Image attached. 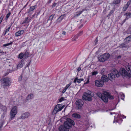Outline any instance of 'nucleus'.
I'll list each match as a JSON object with an SVG mask.
<instances>
[{"instance_id":"f257e3e1","label":"nucleus","mask_w":131,"mask_h":131,"mask_svg":"<svg viewBox=\"0 0 131 131\" xmlns=\"http://www.w3.org/2000/svg\"><path fill=\"white\" fill-rule=\"evenodd\" d=\"M66 117V116H65L63 117L66 120L64 122L63 125H61L60 126V129L61 131H69V129L72 127V126L74 125L75 124L73 121L69 118H65Z\"/></svg>"},{"instance_id":"f03ea898","label":"nucleus","mask_w":131,"mask_h":131,"mask_svg":"<svg viewBox=\"0 0 131 131\" xmlns=\"http://www.w3.org/2000/svg\"><path fill=\"white\" fill-rule=\"evenodd\" d=\"M94 96L93 93L90 91H88L86 92H85L82 96L83 100L89 101H92V98Z\"/></svg>"},{"instance_id":"7ed1b4c3","label":"nucleus","mask_w":131,"mask_h":131,"mask_svg":"<svg viewBox=\"0 0 131 131\" xmlns=\"http://www.w3.org/2000/svg\"><path fill=\"white\" fill-rule=\"evenodd\" d=\"M97 95L100 98H101L102 100L105 102H107L108 101V97L109 95V93L106 91H104L103 92V94L100 92H98Z\"/></svg>"},{"instance_id":"20e7f679","label":"nucleus","mask_w":131,"mask_h":131,"mask_svg":"<svg viewBox=\"0 0 131 131\" xmlns=\"http://www.w3.org/2000/svg\"><path fill=\"white\" fill-rule=\"evenodd\" d=\"M3 87L5 89L6 87H8L11 85V79L8 77L3 78L1 80Z\"/></svg>"},{"instance_id":"39448f33","label":"nucleus","mask_w":131,"mask_h":131,"mask_svg":"<svg viewBox=\"0 0 131 131\" xmlns=\"http://www.w3.org/2000/svg\"><path fill=\"white\" fill-rule=\"evenodd\" d=\"M120 74L118 72L116 69L113 72L109 74L108 75V78L111 81L115 79V75L116 77H118L120 76Z\"/></svg>"},{"instance_id":"423d86ee","label":"nucleus","mask_w":131,"mask_h":131,"mask_svg":"<svg viewBox=\"0 0 131 131\" xmlns=\"http://www.w3.org/2000/svg\"><path fill=\"white\" fill-rule=\"evenodd\" d=\"M110 54L108 53H104L100 56L99 58V61L101 62H103L107 60L109 58Z\"/></svg>"},{"instance_id":"0eeeda50","label":"nucleus","mask_w":131,"mask_h":131,"mask_svg":"<svg viewBox=\"0 0 131 131\" xmlns=\"http://www.w3.org/2000/svg\"><path fill=\"white\" fill-rule=\"evenodd\" d=\"M63 107L60 104H57L55 107L54 110L53 111V114H56L58 112L62 110Z\"/></svg>"},{"instance_id":"6e6552de","label":"nucleus","mask_w":131,"mask_h":131,"mask_svg":"<svg viewBox=\"0 0 131 131\" xmlns=\"http://www.w3.org/2000/svg\"><path fill=\"white\" fill-rule=\"evenodd\" d=\"M83 103V102L82 100L80 99L77 100L75 102V104L78 109L81 108L82 106Z\"/></svg>"},{"instance_id":"1a4fd4ad","label":"nucleus","mask_w":131,"mask_h":131,"mask_svg":"<svg viewBox=\"0 0 131 131\" xmlns=\"http://www.w3.org/2000/svg\"><path fill=\"white\" fill-rule=\"evenodd\" d=\"M65 16V15L64 14L60 16L53 23L54 25H56L58 24L59 23H60L62 19H63L64 17Z\"/></svg>"},{"instance_id":"9d476101","label":"nucleus","mask_w":131,"mask_h":131,"mask_svg":"<svg viewBox=\"0 0 131 131\" xmlns=\"http://www.w3.org/2000/svg\"><path fill=\"white\" fill-rule=\"evenodd\" d=\"M95 85L97 86L100 87H101L103 86L104 85L103 82L100 80H97L95 81Z\"/></svg>"},{"instance_id":"9b49d317","label":"nucleus","mask_w":131,"mask_h":131,"mask_svg":"<svg viewBox=\"0 0 131 131\" xmlns=\"http://www.w3.org/2000/svg\"><path fill=\"white\" fill-rule=\"evenodd\" d=\"M17 113V108L16 106H15L12 109L10 115H16Z\"/></svg>"},{"instance_id":"f8f14e48","label":"nucleus","mask_w":131,"mask_h":131,"mask_svg":"<svg viewBox=\"0 0 131 131\" xmlns=\"http://www.w3.org/2000/svg\"><path fill=\"white\" fill-rule=\"evenodd\" d=\"M101 80L103 82V84L104 82H107L108 80V78L106 76L104 75L102 76Z\"/></svg>"},{"instance_id":"ddd939ff","label":"nucleus","mask_w":131,"mask_h":131,"mask_svg":"<svg viewBox=\"0 0 131 131\" xmlns=\"http://www.w3.org/2000/svg\"><path fill=\"white\" fill-rule=\"evenodd\" d=\"M25 59H23L19 63L17 66V68L19 69L22 67L23 65L25 63Z\"/></svg>"},{"instance_id":"4468645a","label":"nucleus","mask_w":131,"mask_h":131,"mask_svg":"<svg viewBox=\"0 0 131 131\" xmlns=\"http://www.w3.org/2000/svg\"><path fill=\"white\" fill-rule=\"evenodd\" d=\"M119 73L122 75H126L127 74V71L123 68L120 69Z\"/></svg>"},{"instance_id":"2eb2a0df","label":"nucleus","mask_w":131,"mask_h":131,"mask_svg":"<svg viewBox=\"0 0 131 131\" xmlns=\"http://www.w3.org/2000/svg\"><path fill=\"white\" fill-rule=\"evenodd\" d=\"M131 2V0H129V1L127 2V4L124 6L123 8V11H125L127 9V8L128 7L130 4Z\"/></svg>"},{"instance_id":"dca6fc26","label":"nucleus","mask_w":131,"mask_h":131,"mask_svg":"<svg viewBox=\"0 0 131 131\" xmlns=\"http://www.w3.org/2000/svg\"><path fill=\"white\" fill-rule=\"evenodd\" d=\"M83 79H78V78L76 77L74 80L73 82L74 83H76V82H77L78 83H80L81 81H83Z\"/></svg>"},{"instance_id":"f3484780","label":"nucleus","mask_w":131,"mask_h":131,"mask_svg":"<svg viewBox=\"0 0 131 131\" xmlns=\"http://www.w3.org/2000/svg\"><path fill=\"white\" fill-rule=\"evenodd\" d=\"M32 54L30 53L29 52L27 51L25 53V58H27L29 57H32Z\"/></svg>"},{"instance_id":"a211bd4d","label":"nucleus","mask_w":131,"mask_h":131,"mask_svg":"<svg viewBox=\"0 0 131 131\" xmlns=\"http://www.w3.org/2000/svg\"><path fill=\"white\" fill-rule=\"evenodd\" d=\"M33 98V95L32 94H29L26 97V100L29 101Z\"/></svg>"},{"instance_id":"6ab92c4d","label":"nucleus","mask_w":131,"mask_h":131,"mask_svg":"<svg viewBox=\"0 0 131 131\" xmlns=\"http://www.w3.org/2000/svg\"><path fill=\"white\" fill-rule=\"evenodd\" d=\"M25 56V53H24L23 52H21L18 56V59H24L23 58L24 56Z\"/></svg>"},{"instance_id":"aec40b11","label":"nucleus","mask_w":131,"mask_h":131,"mask_svg":"<svg viewBox=\"0 0 131 131\" xmlns=\"http://www.w3.org/2000/svg\"><path fill=\"white\" fill-rule=\"evenodd\" d=\"M24 31L23 30H19L16 32L15 34L16 36H18L22 34L24 32Z\"/></svg>"},{"instance_id":"412c9836","label":"nucleus","mask_w":131,"mask_h":131,"mask_svg":"<svg viewBox=\"0 0 131 131\" xmlns=\"http://www.w3.org/2000/svg\"><path fill=\"white\" fill-rule=\"evenodd\" d=\"M124 15L126 16V19H128L131 17V14L130 13H127Z\"/></svg>"},{"instance_id":"4be33fe9","label":"nucleus","mask_w":131,"mask_h":131,"mask_svg":"<svg viewBox=\"0 0 131 131\" xmlns=\"http://www.w3.org/2000/svg\"><path fill=\"white\" fill-rule=\"evenodd\" d=\"M119 97H120L121 99L124 100L125 97V95L122 93H120L119 94Z\"/></svg>"},{"instance_id":"5701e85b","label":"nucleus","mask_w":131,"mask_h":131,"mask_svg":"<svg viewBox=\"0 0 131 131\" xmlns=\"http://www.w3.org/2000/svg\"><path fill=\"white\" fill-rule=\"evenodd\" d=\"M14 41H13L10 43H8L5 44H4L3 45V46L4 47H6L9 45H12L13 44V42Z\"/></svg>"},{"instance_id":"b1692460","label":"nucleus","mask_w":131,"mask_h":131,"mask_svg":"<svg viewBox=\"0 0 131 131\" xmlns=\"http://www.w3.org/2000/svg\"><path fill=\"white\" fill-rule=\"evenodd\" d=\"M0 108L2 109L3 111H5L6 110V108L5 106H3L0 104Z\"/></svg>"},{"instance_id":"393cba45","label":"nucleus","mask_w":131,"mask_h":131,"mask_svg":"<svg viewBox=\"0 0 131 131\" xmlns=\"http://www.w3.org/2000/svg\"><path fill=\"white\" fill-rule=\"evenodd\" d=\"M127 70L128 71H130V74L131 75V66L128 65L126 67Z\"/></svg>"},{"instance_id":"a878e982","label":"nucleus","mask_w":131,"mask_h":131,"mask_svg":"<svg viewBox=\"0 0 131 131\" xmlns=\"http://www.w3.org/2000/svg\"><path fill=\"white\" fill-rule=\"evenodd\" d=\"M18 69H19L18 68H17V66L15 67H13V70H9V73L12 72V71H16Z\"/></svg>"},{"instance_id":"bb28decb","label":"nucleus","mask_w":131,"mask_h":131,"mask_svg":"<svg viewBox=\"0 0 131 131\" xmlns=\"http://www.w3.org/2000/svg\"><path fill=\"white\" fill-rule=\"evenodd\" d=\"M54 14H52L49 17L48 20H50L51 21H52L54 17Z\"/></svg>"},{"instance_id":"cd10ccee","label":"nucleus","mask_w":131,"mask_h":131,"mask_svg":"<svg viewBox=\"0 0 131 131\" xmlns=\"http://www.w3.org/2000/svg\"><path fill=\"white\" fill-rule=\"evenodd\" d=\"M91 73H92V74L91 75V76L95 75L98 74V72L97 71H94L92 72Z\"/></svg>"},{"instance_id":"c85d7f7f","label":"nucleus","mask_w":131,"mask_h":131,"mask_svg":"<svg viewBox=\"0 0 131 131\" xmlns=\"http://www.w3.org/2000/svg\"><path fill=\"white\" fill-rule=\"evenodd\" d=\"M36 7V6L35 5L32 6L30 7V11H32L34 10Z\"/></svg>"},{"instance_id":"c756f323","label":"nucleus","mask_w":131,"mask_h":131,"mask_svg":"<svg viewBox=\"0 0 131 131\" xmlns=\"http://www.w3.org/2000/svg\"><path fill=\"white\" fill-rule=\"evenodd\" d=\"M126 39L127 41H131V35L126 37Z\"/></svg>"},{"instance_id":"7c9ffc66","label":"nucleus","mask_w":131,"mask_h":131,"mask_svg":"<svg viewBox=\"0 0 131 131\" xmlns=\"http://www.w3.org/2000/svg\"><path fill=\"white\" fill-rule=\"evenodd\" d=\"M120 2V0H114L113 2V3L115 4H117L119 3Z\"/></svg>"},{"instance_id":"2f4dec72","label":"nucleus","mask_w":131,"mask_h":131,"mask_svg":"<svg viewBox=\"0 0 131 131\" xmlns=\"http://www.w3.org/2000/svg\"><path fill=\"white\" fill-rule=\"evenodd\" d=\"M73 115V117L75 118H79L81 117L80 115Z\"/></svg>"},{"instance_id":"473e14b6","label":"nucleus","mask_w":131,"mask_h":131,"mask_svg":"<svg viewBox=\"0 0 131 131\" xmlns=\"http://www.w3.org/2000/svg\"><path fill=\"white\" fill-rule=\"evenodd\" d=\"M10 27H11L10 26H9V27L7 29H6V30L5 32L4 33V35H5L6 34V33L7 32L9 31V30L10 29Z\"/></svg>"},{"instance_id":"72a5a7b5","label":"nucleus","mask_w":131,"mask_h":131,"mask_svg":"<svg viewBox=\"0 0 131 131\" xmlns=\"http://www.w3.org/2000/svg\"><path fill=\"white\" fill-rule=\"evenodd\" d=\"M23 74H21V75H20L18 79V80L20 82L22 81L23 78Z\"/></svg>"},{"instance_id":"f704fd0d","label":"nucleus","mask_w":131,"mask_h":131,"mask_svg":"<svg viewBox=\"0 0 131 131\" xmlns=\"http://www.w3.org/2000/svg\"><path fill=\"white\" fill-rule=\"evenodd\" d=\"M66 34V32L64 31H62L61 34L60 36V37H63V36L64 35Z\"/></svg>"},{"instance_id":"c9c22d12","label":"nucleus","mask_w":131,"mask_h":131,"mask_svg":"<svg viewBox=\"0 0 131 131\" xmlns=\"http://www.w3.org/2000/svg\"><path fill=\"white\" fill-rule=\"evenodd\" d=\"M78 39V37L77 36H75L74 38H72V40L73 41H75L77 39Z\"/></svg>"},{"instance_id":"e433bc0d","label":"nucleus","mask_w":131,"mask_h":131,"mask_svg":"<svg viewBox=\"0 0 131 131\" xmlns=\"http://www.w3.org/2000/svg\"><path fill=\"white\" fill-rule=\"evenodd\" d=\"M121 47V48H126L127 47V46L125 44H122L121 46H120Z\"/></svg>"},{"instance_id":"4c0bfd02","label":"nucleus","mask_w":131,"mask_h":131,"mask_svg":"<svg viewBox=\"0 0 131 131\" xmlns=\"http://www.w3.org/2000/svg\"><path fill=\"white\" fill-rule=\"evenodd\" d=\"M107 97L109 99H114L113 97L112 96L110 95V94L109 95L107 96Z\"/></svg>"},{"instance_id":"58836bf2","label":"nucleus","mask_w":131,"mask_h":131,"mask_svg":"<svg viewBox=\"0 0 131 131\" xmlns=\"http://www.w3.org/2000/svg\"><path fill=\"white\" fill-rule=\"evenodd\" d=\"M105 71V70L104 69H103L101 70V73L102 74H104V71Z\"/></svg>"},{"instance_id":"ea45409f","label":"nucleus","mask_w":131,"mask_h":131,"mask_svg":"<svg viewBox=\"0 0 131 131\" xmlns=\"http://www.w3.org/2000/svg\"><path fill=\"white\" fill-rule=\"evenodd\" d=\"M64 98L63 97H62L61 99L59 100V102H61L64 100Z\"/></svg>"},{"instance_id":"a19ab883","label":"nucleus","mask_w":131,"mask_h":131,"mask_svg":"<svg viewBox=\"0 0 131 131\" xmlns=\"http://www.w3.org/2000/svg\"><path fill=\"white\" fill-rule=\"evenodd\" d=\"M71 85V83H70L67 84L66 85V87L65 88L66 89H68V88L70 86V85Z\"/></svg>"},{"instance_id":"79ce46f5","label":"nucleus","mask_w":131,"mask_h":131,"mask_svg":"<svg viewBox=\"0 0 131 131\" xmlns=\"http://www.w3.org/2000/svg\"><path fill=\"white\" fill-rule=\"evenodd\" d=\"M82 11H81V12H79V13L77 14H76V15H75L74 16V17H77L79 16V15H80L82 13Z\"/></svg>"},{"instance_id":"37998d69","label":"nucleus","mask_w":131,"mask_h":131,"mask_svg":"<svg viewBox=\"0 0 131 131\" xmlns=\"http://www.w3.org/2000/svg\"><path fill=\"white\" fill-rule=\"evenodd\" d=\"M3 17L2 16H1L0 18V24L2 22V21L3 19Z\"/></svg>"},{"instance_id":"c03bdc74","label":"nucleus","mask_w":131,"mask_h":131,"mask_svg":"<svg viewBox=\"0 0 131 131\" xmlns=\"http://www.w3.org/2000/svg\"><path fill=\"white\" fill-rule=\"evenodd\" d=\"M10 13H8L6 15V17L8 18L9 16L10 15Z\"/></svg>"},{"instance_id":"a18cd8bd","label":"nucleus","mask_w":131,"mask_h":131,"mask_svg":"<svg viewBox=\"0 0 131 131\" xmlns=\"http://www.w3.org/2000/svg\"><path fill=\"white\" fill-rule=\"evenodd\" d=\"M15 116V115H11L10 117V119L12 120Z\"/></svg>"},{"instance_id":"49530a36","label":"nucleus","mask_w":131,"mask_h":131,"mask_svg":"<svg viewBox=\"0 0 131 131\" xmlns=\"http://www.w3.org/2000/svg\"><path fill=\"white\" fill-rule=\"evenodd\" d=\"M28 17H26V19H25V22H27L28 23L29 22V21L28 20Z\"/></svg>"},{"instance_id":"de8ad7c7","label":"nucleus","mask_w":131,"mask_h":131,"mask_svg":"<svg viewBox=\"0 0 131 131\" xmlns=\"http://www.w3.org/2000/svg\"><path fill=\"white\" fill-rule=\"evenodd\" d=\"M30 64V62H29L28 63H27V64H26V67H28L29 66Z\"/></svg>"},{"instance_id":"09e8293b","label":"nucleus","mask_w":131,"mask_h":131,"mask_svg":"<svg viewBox=\"0 0 131 131\" xmlns=\"http://www.w3.org/2000/svg\"><path fill=\"white\" fill-rule=\"evenodd\" d=\"M97 41H98L97 39V38H96V39H95V41H94V42H95V45H96V44H97Z\"/></svg>"},{"instance_id":"8fccbe9b","label":"nucleus","mask_w":131,"mask_h":131,"mask_svg":"<svg viewBox=\"0 0 131 131\" xmlns=\"http://www.w3.org/2000/svg\"><path fill=\"white\" fill-rule=\"evenodd\" d=\"M67 89H66L65 88L62 91V93H64L66 91Z\"/></svg>"},{"instance_id":"3c124183","label":"nucleus","mask_w":131,"mask_h":131,"mask_svg":"<svg viewBox=\"0 0 131 131\" xmlns=\"http://www.w3.org/2000/svg\"><path fill=\"white\" fill-rule=\"evenodd\" d=\"M89 82V79L88 78L87 81L85 82V83L86 84L88 83Z\"/></svg>"},{"instance_id":"603ef678","label":"nucleus","mask_w":131,"mask_h":131,"mask_svg":"<svg viewBox=\"0 0 131 131\" xmlns=\"http://www.w3.org/2000/svg\"><path fill=\"white\" fill-rule=\"evenodd\" d=\"M4 43V40H0V43Z\"/></svg>"},{"instance_id":"864d4df0","label":"nucleus","mask_w":131,"mask_h":131,"mask_svg":"<svg viewBox=\"0 0 131 131\" xmlns=\"http://www.w3.org/2000/svg\"><path fill=\"white\" fill-rule=\"evenodd\" d=\"M56 4H57L56 3H54V4H53L52 5V7H55L56 5Z\"/></svg>"},{"instance_id":"5fc2aeb1","label":"nucleus","mask_w":131,"mask_h":131,"mask_svg":"<svg viewBox=\"0 0 131 131\" xmlns=\"http://www.w3.org/2000/svg\"><path fill=\"white\" fill-rule=\"evenodd\" d=\"M81 69V68L80 67H79L78 68V69L77 70L78 71H79Z\"/></svg>"},{"instance_id":"6e6d98bb","label":"nucleus","mask_w":131,"mask_h":131,"mask_svg":"<svg viewBox=\"0 0 131 131\" xmlns=\"http://www.w3.org/2000/svg\"><path fill=\"white\" fill-rule=\"evenodd\" d=\"M25 23V21H21V23L22 24H23Z\"/></svg>"},{"instance_id":"4d7b16f0","label":"nucleus","mask_w":131,"mask_h":131,"mask_svg":"<svg viewBox=\"0 0 131 131\" xmlns=\"http://www.w3.org/2000/svg\"><path fill=\"white\" fill-rule=\"evenodd\" d=\"M1 53H3V54H6V52H3V51H1Z\"/></svg>"},{"instance_id":"13d9d810","label":"nucleus","mask_w":131,"mask_h":131,"mask_svg":"<svg viewBox=\"0 0 131 131\" xmlns=\"http://www.w3.org/2000/svg\"><path fill=\"white\" fill-rule=\"evenodd\" d=\"M82 31L81 32H80V33L79 34V36L81 35V34H82Z\"/></svg>"},{"instance_id":"bf43d9fd","label":"nucleus","mask_w":131,"mask_h":131,"mask_svg":"<svg viewBox=\"0 0 131 131\" xmlns=\"http://www.w3.org/2000/svg\"><path fill=\"white\" fill-rule=\"evenodd\" d=\"M126 18L123 21V23H124V22H125V21H126Z\"/></svg>"},{"instance_id":"052dcab7","label":"nucleus","mask_w":131,"mask_h":131,"mask_svg":"<svg viewBox=\"0 0 131 131\" xmlns=\"http://www.w3.org/2000/svg\"><path fill=\"white\" fill-rule=\"evenodd\" d=\"M111 15V14H110H110L108 15L107 16V17L110 16Z\"/></svg>"},{"instance_id":"680f3d73","label":"nucleus","mask_w":131,"mask_h":131,"mask_svg":"<svg viewBox=\"0 0 131 131\" xmlns=\"http://www.w3.org/2000/svg\"><path fill=\"white\" fill-rule=\"evenodd\" d=\"M2 126V125H0V128H1Z\"/></svg>"},{"instance_id":"e2e57ef3","label":"nucleus","mask_w":131,"mask_h":131,"mask_svg":"<svg viewBox=\"0 0 131 131\" xmlns=\"http://www.w3.org/2000/svg\"><path fill=\"white\" fill-rule=\"evenodd\" d=\"M83 26V25H81L80 26V27H82Z\"/></svg>"},{"instance_id":"0e129e2a","label":"nucleus","mask_w":131,"mask_h":131,"mask_svg":"<svg viewBox=\"0 0 131 131\" xmlns=\"http://www.w3.org/2000/svg\"><path fill=\"white\" fill-rule=\"evenodd\" d=\"M72 115H75V113H73ZM76 115H78V114H76Z\"/></svg>"},{"instance_id":"69168bd1","label":"nucleus","mask_w":131,"mask_h":131,"mask_svg":"<svg viewBox=\"0 0 131 131\" xmlns=\"http://www.w3.org/2000/svg\"><path fill=\"white\" fill-rule=\"evenodd\" d=\"M2 51L1 50H0V53H1Z\"/></svg>"},{"instance_id":"338daca9","label":"nucleus","mask_w":131,"mask_h":131,"mask_svg":"<svg viewBox=\"0 0 131 131\" xmlns=\"http://www.w3.org/2000/svg\"><path fill=\"white\" fill-rule=\"evenodd\" d=\"M25 7V6L23 7V8H24Z\"/></svg>"},{"instance_id":"774afa93","label":"nucleus","mask_w":131,"mask_h":131,"mask_svg":"<svg viewBox=\"0 0 131 131\" xmlns=\"http://www.w3.org/2000/svg\"><path fill=\"white\" fill-rule=\"evenodd\" d=\"M1 128H0V130H1Z\"/></svg>"}]
</instances>
